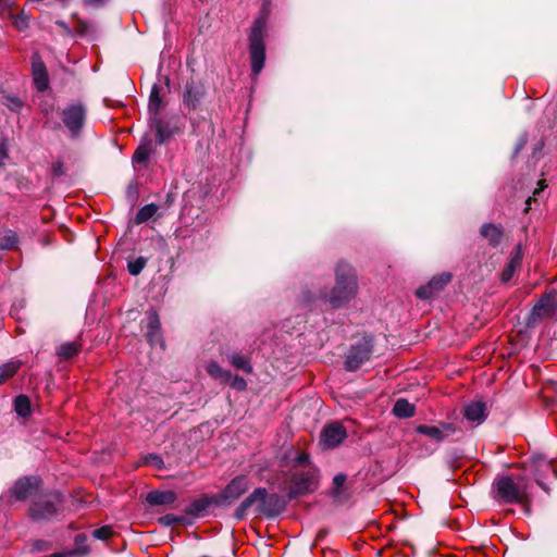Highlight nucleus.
Wrapping results in <instances>:
<instances>
[{
	"mask_svg": "<svg viewBox=\"0 0 557 557\" xmlns=\"http://www.w3.org/2000/svg\"><path fill=\"white\" fill-rule=\"evenodd\" d=\"M335 286L330 295H321L320 300L327 302L332 308H341L354 299L358 292L355 270L346 262H339L335 270Z\"/></svg>",
	"mask_w": 557,
	"mask_h": 557,
	"instance_id": "nucleus-1",
	"label": "nucleus"
},
{
	"mask_svg": "<svg viewBox=\"0 0 557 557\" xmlns=\"http://www.w3.org/2000/svg\"><path fill=\"white\" fill-rule=\"evenodd\" d=\"M494 498L504 504H525L530 500L527 480L520 475L502 476L493 484Z\"/></svg>",
	"mask_w": 557,
	"mask_h": 557,
	"instance_id": "nucleus-2",
	"label": "nucleus"
},
{
	"mask_svg": "<svg viewBox=\"0 0 557 557\" xmlns=\"http://www.w3.org/2000/svg\"><path fill=\"white\" fill-rule=\"evenodd\" d=\"M267 14H260L255 20L248 36L251 71L256 76L260 74L265 62L264 38L267 33Z\"/></svg>",
	"mask_w": 557,
	"mask_h": 557,
	"instance_id": "nucleus-3",
	"label": "nucleus"
},
{
	"mask_svg": "<svg viewBox=\"0 0 557 557\" xmlns=\"http://www.w3.org/2000/svg\"><path fill=\"white\" fill-rule=\"evenodd\" d=\"M60 502V494L58 493L40 495L30 504L28 516L35 521L48 520L57 515Z\"/></svg>",
	"mask_w": 557,
	"mask_h": 557,
	"instance_id": "nucleus-4",
	"label": "nucleus"
},
{
	"mask_svg": "<svg viewBox=\"0 0 557 557\" xmlns=\"http://www.w3.org/2000/svg\"><path fill=\"white\" fill-rule=\"evenodd\" d=\"M86 107L81 102L71 103L61 110L62 123L73 138L79 136L86 121Z\"/></svg>",
	"mask_w": 557,
	"mask_h": 557,
	"instance_id": "nucleus-5",
	"label": "nucleus"
},
{
	"mask_svg": "<svg viewBox=\"0 0 557 557\" xmlns=\"http://www.w3.org/2000/svg\"><path fill=\"white\" fill-rule=\"evenodd\" d=\"M557 313V292L549 289L541 296L533 306L528 318V325H535L539 321L553 319Z\"/></svg>",
	"mask_w": 557,
	"mask_h": 557,
	"instance_id": "nucleus-6",
	"label": "nucleus"
},
{
	"mask_svg": "<svg viewBox=\"0 0 557 557\" xmlns=\"http://www.w3.org/2000/svg\"><path fill=\"white\" fill-rule=\"evenodd\" d=\"M372 351V341L366 337L362 338L348 350L345 360L346 369L349 371L357 370L361 364L370 359Z\"/></svg>",
	"mask_w": 557,
	"mask_h": 557,
	"instance_id": "nucleus-7",
	"label": "nucleus"
},
{
	"mask_svg": "<svg viewBox=\"0 0 557 557\" xmlns=\"http://www.w3.org/2000/svg\"><path fill=\"white\" fill-rule=\"evenodd\" d=\"M252 485L246 474L235 476L219 495L220 504H232L244 495Z\"/></svg>",
	"mask_w": 557,
	"mask_h": 557,
	"instance_id": "nucleus-8",
	"label": "nucleus"
},
{
	"mask_svg": "<svg viewBox=\"0 0 557 557\" xmlns=\"http://www.w3.org/2000/svg\"><path fill=\"white\" fill-rule=\"evenodd\" d=\"M206 86L201 82H188L182 95L183 104L189 110H198L206 97Z\"/></svg>",
	"mask_w": 557,
	"mask_h": 557,
	"instance_id": "nucleus-9",
	"label": "nucleus"
},
{
	"mask_svg": "<svg viewBox=\"0 0 557 557\" xmlns=\"http://www.w3.org/2000/svg\"><path fill=\"white\" fill-rule=\"evenodd\" d=\"M347 436L346 429L341 422L325 425L320 435V443L324 448L337 447Z\"/></svg>",
	"mask_w": 557,
	"mask_h": 557,
	"instance_id": "nucleus-10",
	"label": "nucleus"
},
{
	"mask_svg": "<svg viewBox=\"0 0 557 557\" xmlns=\"http://www.w3.org/2000/svg\"><path fill=\"white\" fill-rule=\"evenodd\" d=\"M451 280V275L449 273H442L437 276H434L429 281L428 284L420 286L416 295L420 299H431L434 295L441 292L446 284Z\"/></svg>",
	"mask_w": 557,
	"mask_h": 557,
	"instance_id": "nucleus-11",
	"label": "nucleus"
},
{
	"mask_svg": "<svg viewBox=\"0 0 557 557\" xmlns=\"http://www.w3.org/2000/svg\"><path fill=\"white\" fill-rule=\"evenodd\" d=\"M417 432L428 436L435 443L443 442L446 437L456 432L451 423H442L441 425H424L421 424L417 428Z\"/></svg>",
	"mask_w": 557,
	"mask_h": 557,
	"instance_id": "nucleus-12",
	"label": "nucleus"
},
{
	"mask_svg": "<svg viewBox=\"0 0 557 557\" xmlns=\"http://www.w3.org/2000/svg\"><path fill=\"white\" fill-rule=\"evenodd\" d=\"M531 467L534 470V478L539 486H541L544 491H548L547 486L543 482V478L555 475V469L552 462L543 456H532Z\"/></svg>",
	"mask_w": 557,
	"mask_h": 557,
	"instance_id": "nucleus-13",
	"label": "nucleus"
},
{
	"mask_svg": "<svg viewBox=\"0 0 557 557\" xmlns=\"http://www.w3.org/2000/svg\"><path fill=\"white\" fill-rule=\"evenodd\" d=\"M0 20L9 22L17 32H25L30 24V14L15 4L14 9L9 10Z\"/></svg>",
	"mask_w": 557,
	"mask_h": 557,
	"instance_id": "nucleus-14",
	"label": "nucleus"
},
{
	"mask_svg": "<svg viewBox=\"0 0 557 557\" xmlns=\"http://www.w3.org/2000/svg\"><path fill=\"white\" fill-rule=\"evenodd\" d=\"M39 483L35 476L23 478L15 482L11 492L17 500H25L37 492Z\"/></svg>",
	"mask_w": 557,
	"mask_h": 557,
	"instance_id": "nucleus-15",
	"label": "nucleus"
},
{
	"mask_svg": "<svg viewBox=\"0 0 557 557\" xmlns=\"http://www.w3.org/2000/svg\"><path fill=\"white\" fill-rule=\"evenodd\" d=\"M267 496V490L264 487H258L250 493L235 510V518L243 520L246 517L247 510L253 505H258V510L262 507L263 499Z\"/></svg>",
	"mask_w": 557,
	"mask_h": 557,
	"instance_id": "nucleus-16",
	"label": "nucleus"
},
{
	"mask_svg": "<svg viewBox=\"0 0 557 557\" xmlns=\"http://www.w3.org/2000/svg\"><path fill=\"white\" fill-rule=\"evenodd\" d=\"M313 478L310 473H297L293 475L288 497L295 498L312 490Z\"/></svg>",
	"mask_w": 557,
	"mask_h": 557,
	"instance_id": "nucleus-17",
	"label": "nucleus"
},
{
	"mask_svg": "<svg viewBox=\"0 0 557 557\" xmlns=\"http://www.w3.org/2000/svg\"><path fill=\"white\" fill-rule=\"evenodd\" d=\"M32 74L37 90L45 91L48 88L49 78L46 65L38 54L33 55Z\"/></svg>",
	"mask_w": 557,
	"mask_h": 557,
	"instance_id": "nucleus-18",
	"label": "nucleus"
},
{
	"mask_svg": "<svg viewBox=\"0 0 557 557\" xmlns=\"http://www.w3.org/2000/svg\"><path fill=\"white\" fill-rule=\"evenodd\" d=\"M286 503L281 496L276 494H269L267 492V496L263 499V504L259 509V512L268 517H274L284 511Z\"/></svg>",
	"mask_w": 557,
	"mask_h": 557,
	"instance_id": "nucleus-19",
	"label": "nucleus"
},
{
	"mask_svg": "<svg viewBox=\"0 0 557 557\" xmlns=\"http://www.w3.org/2000/svg\"><path fill=\"white\" fill-rule=\"evenodd\" d=\"M146 500L151 506L169 505L176 500V494L173 491H152L148 493Z\"/></svg>",
	"mask_w": 557,
	"mask_h": 557,
	"instance_id": "nucleus-20",
	"label": "nucleus"
},
{
	"mask_svg": "<svg viewBox=\"0 0 557 557\" xmlns=\"http://www.w3.org/2000/svg\"><path fill=\"white\" fill-rule=\"evenodd\" d=\"M485 404L473 401L465 407L463 416L468 421L481 423L485 419Z\"/></svg>",
	"mask_w": 557,
	"mask_h": 557,
	"instance_id": "nucleus-21",
	"label": "nucleus"
},
{
	"mask_svg": "<svg viewBox=\"0 0 557 557\" xmlns=\"http://www.w3.org/2000/svg\"><path fill=\"white\" fill-rule=\"evenodd\" d=\"M159 331H160L159 317L157 313L153 312L148 317V324H147V332H146V337L150 344H152V345L161 344L162 345L161 335H160Z\"/></svg>",
	"mask_w": 557,
	"mask_h": 557,
	"instance_id": "nucleus-22",
	"label": "nucleus"
},
{
	"mask_svg": "<svg viewBox=\"0 0 557 557\" xmlns=\"http://www.w3.org/2000/svg\"><path fill=\"white\" fill-rule=\"evenodd\" d=\"M521 260H522V255H521L520 249L518 248L517 251L511 256L509 262L506 264V267L504 268V270L502 272L500 277L504 283H507L512 278L516 270L521 264Z\"/></svg>",
	"mask_w": 557,
	"mask_h": 557,
	"instance_id": "nucleus-23",
	"label": "nucleus"
},
{
	"mask_svg": "<svg viewBox=\"0 0 557 557\" xmlns=\"http://www.w3.org/2000/svg\"><path fill=\"white\" fill-rule=\"evenodd\" d=\"M153 127L157 134V144L162 145L165 140H168L173 132L168 122L164 120L154 116L153 117Z\"/></svg>",
	"mask_w": 557,
	"mask_h": 557,
	"instance_id": "nucleus-24",
	"label": "nucleus"
},
{
	"mask_svg": "<svg viewBox=\"0 0 557 557\" xmlns=\"http://www.w3.org/2000/svg\"><path fill=\"white\" fill-rule=\"evenodd\" d=\"M82 350V344L78 342H67L57 348V355L61 360H67L76 356Z\"/></svg>",
	"mask_w": 557,
	"mask_h": 557,
	"instance_id": "nucleus-25",
	"label": "nucleus"
},
{
	"mask_svg": "<svg viewBox=\"0 0 557 557\" xmlns=\"http://www.w3.org/2000/svg\"><path fill=\"white\" fill-rule=\"evenodd\" d=\"M416 412V408L412 404H410L405 398H399L396 400L394 407H393V413L397 418H411Z\"/></svg>",
	"mask_w": 557,
	"mask_h": 557,
	"instance_id": "nucleus-26",
	"label": "nucleus"
},
{
	"mask_svg": "<svg viewBox=\"0 0 557 557\" xmlns=\"http://www.w3.org/2000/svg\"><path fill=\"white\" fill-rule=\"evenodd\" d=\"M206 370L210 376L215 380H219L223 383L231 377V372L224 370L218 362L211 361L207 364Z\"/></svg>",
	"mask_w": 557,
	"mask_h": 557,
	"instance_id": "nucleus-27",
	"label": "nucleus"
},
{
	"mask_svg": "<svg viewBox=\"0 0 557 557\" xmlns=\"http://www.w3.org/2000/svg\"><path fill=\"white\" fill-rule=\"evenodd\" d=\"M153 151L152 145L150 140L143 141L133 156V161L136 163H144L148 160L151 152Z\"/></svg>",
	"mask_w": 557,
	"mask_h": 557,
	"instance_id": "nucleus-28",
	"label": "nucleus"
},
{
	"mask_svg": "<svg viewBox=\"0 0 557 557\" xmlns=\"http://www.w3.org/2000/svg\"><path fill=\"white\" fill-rule=\"evenodd\" d=\"M481 234L483 237L488 239V242L493 245H497L502 239V231L494 224H484L481 227Z\"/></svg>",
	"mask_w": 557,
	"mask_h": 557,
	"instance_id": "nucleus-29",
	"label": "nucleus"
},
{
	"mask_svg": "<svg viewBox=\"0 0 557 557\" xmlns=\"http://www.w3.org/2000/svg\"><path fill=\"white\" fill-rule=\"evenodd\" d=\"M158 209L159 207L154 203H148L141 207L135 216V223L141 224L147 222L157 213Z\"/></svg>",
	"mask_w": 557,
	"mask_h": 557,
	"instance_id": "nucleus-30",
	"label": "nucleus"
},
{
	"mask_svg": "<svg viewBox=\"0 0 557 557\" xmlns=\"http://www.w3.org/2000/svg\"><path fill=\"white\" fill-rule=\"evenodd\" d=\"M87 536L85 534H77L74 540V549L69 550L70 555L82 557L89 553V547L86 545Z\"/></svg>",
	"mask_w": 557,
	"mask_h": 557,
	"instance_id": "nucleus-31",
	"label": "nucleus"
},
{
	"mask_svg": "<svg viewBox=\"0 0 557 557\" xmlns=\"http://www.w3.org/2000/svg\"><path fill=\"white\" fill-rule=\"evenodd\" d=\"M21 361H9L2 366H0V384L5 382L8 379L12 377L17 370L21 368Z\"/></svg>",
	"mask_w": 557,
	"mask_h": 557,
	"instance_id": "nucleus-32",
	"label": "nucleus"
},
{
	"mask_svg": "<svg viewBox=\"0 0 557 557\" xmlns=\"http://www.w3.org/2000/svg\"><path fill=\"white\" fill-rule=\"evenodd\" d=\"M14 409L20 417H28L30 414V400L25 395H18L14 399Z\"/></svg>",
	"mask_w": 557,
	"mask_h": 557,
	"instance_id": "nucleus-33",
	"label": "nucleus"
},
{
	"mask_svg": "<svg viewBox=\"0 0 557 557\" xmlns=\"http://www.w3.org/2000/svg\"><path fill=\"white\" fill-rule=\"evenodd\" d=\"M17 242L16 233L11 230H7L0 234V249L10 250L16 246Z\"/></svg>",
	"mask_w": 557,
	"mask_h": 557,
	"instance_id": "nucleus-34",
	"label": "nucleus"
},
{
	"mask_svg": "<svg viewBox=\"0 0 557 557\" xmlns=\"http://www.w3.org/2000/svg\"><path fill=\"white\" fill-rule=\"evenodd\" d=\"M161 104L162 98L160 96V87L158 85H153L149 97V110L157 115Z\"/></svg>",
	"mask_w": 557,
	"mask_h": 557,
	"instance_id": "nucleus-35",
	"label": "nucleus"
},
{
	"mask_svg": "<svg viewBox=\"0 0 557 557\" xmlns=\"http://www.w3.org/2000/svg\"><path fill=\"white\" fill-rule=\"evenodd\" d=\"M230 361H231L232 366H234L235 368L243 370L247 373H250L252 370L249 360L240 354H233L230 357Z\"/></svg>",
	"mask_w": 557,
	"mask_h": 557,
	"instance_id": "nucleus-36",
	"label": "nucleus"
},
{
	"mask_svg": "<svg viewBox=\"0 0 557 557\" xmlns=\"http://www.w3.org/2000/svg\"><path fill=\"white\" fill-rule=\"evenodd\" d=\"M210 503L211 502L207 497L197 499L188 506V508L186 509V513L187 515H200L209 507Z\"/></svg>",
	"mask_w": 557,
	"mask_h": 557,
	"instance_id": "nucleus-37",
	"label": "nucleus"
},
{
	"mask_svg": "<svg viewBox=\"0 0 557 557\" xmlns=\"http://www.w3.org/2000/svg\"><path fill=\"white\" fill-rule=\"evenodd\" d=\"M147 264V260L144 257H139L134 261L128 262L127 270L132 275H138Z\"/></svg>",
	"mask_w": 557,
	"mask_h": 557,
	"instance_id": "nucleus-38",
	"label": "nucleus"
},
{
	"mask_svg": "<svg viewBox=\"0 0 557 557\" xmlns=\"http://www.w3.org/2000/svg\"><path fill=\"white\" fill-rule=\"evenodd\" d=\"M3 104L14 112H18L23 107L22 100L14 96H5L3 98Z\"/></svg>",
	"mask_w": 557,
	"mask_h": 557,
	"instance_id": "nucleus-39",
	"label": "nucleus"
},
{
	"mask_svg": "<svg viewBox=\"0 0 557 557\" xmlns=\"http://www.w3.org/2000/svg\"><path fill=\"white\" fill-rule=\"evenodd\" d=\"M113 534V530L110 525H104L99 529H96L92 532V536L97 540L106 541L111 537Z\"/></svg>",
	"mask_w": 557,
	"mask_h": 557,
	"instance_id": "nucleus-40",
	"label": "nucleus"
},
{
	"mask_svg": "<svg viewBox=\"0 0 557 557\" xmlns=\"http://www.w3.org/2000/svg\"><path fill=\"white\" fill-rule=\"evenodd\" d=\"M346 482V475L343 473H338L333 479V496L338 497L341 494V490Z\"/></svg>",
	"mask_w": 557,
	"mask_h": 557,
	"instance_id": "nucleus-41",
	"label": "nucleus"
},
{
	"mask_svg": "<svg viewBox=\"0 0 557 557\" xmlns=\"http://www.w3.org/2000/svg\"><path fill=\"white\" fill-rule=\"evenodd\" d=\"M225 383H228L233 388L238 389V391H243L247 386L245 379H243L238 375H233L232 373H231V377L227 379V381H225Z\"/></svg>",
	"mask_w": 557,
	"mask_h": 557,
	"instance_id": "nucleus-42",
	"label": "nucleus"
},
{
	"mask_svg": "<svg viewBox=\"0 0 557 557\" xmlns=\"http://www.w3.org/2000/svg\"><path fill=\"white\" fill-rule=\"evenodd\" d=\"M181 519L174 515H165V516H162L161 518H159V522L164 525V527H170L172 524H175L177 522H180Z\"/></svg>",
	"mask_w": 557,
	"mask_h": 557,
	"instance_id": "nucleus-43",
	"label": "nucleus"
},
{
	"mask_svg": "<svg viewBox=\"0 0 557 557\" xmlns=\"http://www.w3.org/2000/svg\"><path fill=\"white\" fill-rule=\"evenodd\" d=\"M15 0H0V18L8 13L9 10L14 9Z\"/></svg>",
	"mask_w": 557,
	"mask_h": 557,
	"instance_id": "nucleus-44",
	"label": "nucleus"
},
{
	"mask_svg": "<svg viewBox=\"0 0 557 557\" xmlns=\"http://www.w3.org/2000/svg\"><path fill=\"white\" fill-rule=\"evenodd\" d=\"M25 308V301L24 299H20V300H16L13 305H12V309H11V315L16 318V319H20L18 317V312L21 310H23Z\"/></svg>",
	"mask_w": 557,
	"mask_h": 557,
	"instance_id": "nucleus-45",
	"label": "nucleus"
},
{
	"mask_svg": "<svg viewBox=\"0 0 557 557\" xmlns=\"http://www.w3.org/2000/svg\"><path fill=\"white\" fill-rule=\"evenodd\" d=\"M147 463H152L157 468L161 469L163 467V460L158 455H150L146 458Z\"/></svg>",
	"mask_w": 557,
	"mask_h": 557,
	"instance_id": "nucleus-46",
	"label": "nucleus"
},
{
	"mask_svg": "<svg viewBox=\"0 0 557 557\" xmlns=\"http://www.w3.org/2000/svg\"><path fill=\"white\" fill-rule=\"evenodd\" d=\"M52 172L55 176H61L64 174V166H63V163L61 161H57L54 164H53V168H52Z\"/></svg>",
	"mask_w": 557,
	"mask_h": 557,
	"instance_id": "nucleus-47",
	"label": "nucleus"
},
{
	"mask_svg": "<svg viewBox=\"0 0 557 557\" xmlns=\"http://www.w3.org/2000/svg\"><path fill=\"white\" fill-rule=\"evenodd\" d=\"M8 158V146L5 143L0 144V166L3 164L4 160Z\"/></svg>",
	"mask_w": 557,
	"mask_h": 557,
	"instance_id": "nucleus-48",
	"label": "nucleus"
},
{
	"mask_svg": "<svg viewBox=\"0 0 557 557\" xmlns=\"http://www.w3.org/2000/svg\"><path fill=\"white\" fill-rule=\"evenodd\" d=\"M107 0H84L85 4L88 7H99L102 5Z\"/></svg>",
	"mask_w": 557,
	"mask_h": 557,
	"instance_id": "nucleus-49",
	"label": "nucleus"
},
{
	"mask_svg": "<svg viewBox=\"0 0 557 557\" xmlns=\"http://www.w3.org/2000/svg\"><path fill=\"white\" fill-rule=\"evenodd\" d=\"M46 545H47V543H46V542H44V541H37V542L34 544V548H35L36 550H44V549H46Z\"/></svg>",
	"mask_w": 557,
	"mask_h": 557,
	"instance_id": "nucleus-50",
	"label": "nucleus"
},
{
	"mask_svg": "<svg viewBox=\"0 0 557 557\" xmlns=\"http://www.w3.org/2000/svg\"><path fill=\"white\" fill-rule=\"evenodd\" d=\"M69 556H71V555L69 554V550H66V552L53 553L49 557H69Z\"/></svg>",
	"mask_w": 557,
	"mask_h": 557,
	"instance_id": "nucleus-51",
	"label": "nucleus"
},
{
	"mask_svg": "<svg viewBox=\"0 0 557 557\" xmlns=\"http://www.w3.org/2000/svg\"><path fill=\"white\" fill-rule=\"evenodd\" d=\"M307 460H308V455H306V454H301V455H299V456L297 457V461H298L299 463H304V462H306Z\"/></svg>",
	"mask_w": 557,
	"mask_h": 557,
	"instance_id": "nucleus-52",
	"label": "nucleus"
},
{
	"mask_svg": "<svg viewBox=\"0 0 557 557\" xmlns=\"http://www.w3.org/2000/svg\"><path fill=\"white\" fill-rule=\"evenodd\" d=\"M311 300H312V299H311V297H309V296H306V297L304 298V301H305V302H307V304L311 302Z\"/></svg>",
	"mask_w": 557,
	"mask_h": 557,
	"instance_id": "nucleus-53",
	"label": "nucleus"
},
{
	"mask_svg": "<svg viewBox=\"0 0 557 557\" xmlns=\"http://www.w3.org/2000/svg\"><path fill=\"white\" fill-rule=\"evenodd\" d=\"M556 282H557V276H556Z\"/></svg>",
	"mask_w": 557,
	"mask_h": 557,
	"instance_id": "nucleus-54",
	"label": "nucleus"
}]
</instances>
